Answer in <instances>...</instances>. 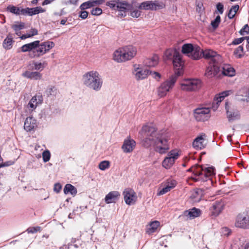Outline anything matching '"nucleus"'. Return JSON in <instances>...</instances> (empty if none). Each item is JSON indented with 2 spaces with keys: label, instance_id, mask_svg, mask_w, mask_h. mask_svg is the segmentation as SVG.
<instances>
[{
  "label": "nucleus",
  "instance_id": "1",
  "mask_svg": "<svg viewBox=\"0 0 249 249\" xmlns=\"http://www.w3.org/2000/svg\"><path fill=\"white\" fill-rule=\"evenodd\" d=\"M106 5L112 10L119 11L118 16L121 18L125 17L126 12L128 11L130 12V15L133 18H138L141 15L140 11L137 9L133 10V5L126 0H111L107 2Z\"/></svg>",
  "mask_w": 249,
  "mask_h": 249
},
{
  "label": "nucleus",
  "instance_id": "2",
  "mask_svg": "<svg viewBox=\"0 0 249 249\" xmlns=\"http://www.w3.org/2000/svg\"><path fill=\"white\" fill-rule=\"evenodd\" d=\"M193 172L195 177L193 180L195 182L201 181L205 182L212 180L211 177L215 175V170L213 166L204 167L203 165L195 164L187 170Z\"/></svg>",
  "mask_w": 249,
  "mask_h": 249
},
{
  "label": "nucleus",
  "instance_id": "3",
  "mask_svg": "<svg viewBox=\"0 0 249 249\" xmlns=\"http://www.w3.org/2000/svg\"><path fill=\"white\" fill-rule=\"evenodd\" d=\"M169 137L163 130L154 131V150L160 154H165L170 149Z\"/></svg>",
  "mask_w": 249,
  "mask_h": 249
},
{
  "label": "nucleus",
  "instance_id": "4",
  "mask_svg": "<svg viewBox=\"0 0 249 249\" xmlns=\"http://www.w3.org/2000/svg\"><path fill=\"white\" fill-rule=\"evenodd\" d=\"M82 80L86 87L96 91L101 89L103 83L99 72L94 71H91L84 74Z\"/></svg>",
  "mask_w": 249,
  "mask_h": 249
},
{
  "label": "nucleus",
  "instance_id": "5",
  "mask_svg": "<svg viewBox=\"0 0 249 249\" xmlns=\"http://www.w3.org/2000/svg\"><path fill=\"white\" fill-rule=\"evenodd\" d=\"M155 128L153 126L147 125L142 127V131L144 133L145 138L141 141L142 145L145 148H148L153 146L154 148V131Z\"/></svg>",
  "mask_w": 249,
  "mask_h": 249
},
{
  "label": "nucleus",
  "instance_id": "6",
  "mask_svg": "<svg viewBox=\"0 0 249 249\" xmlns=\"http://www.w3.org/2000/svg\"><path fill=\"white\" fill-rule=\"evenodd\" d=\"M201 48L197 45L186 43L182 45L181 52L183 54L194 60H198L201 58Z\"/></svg>",
  "mask_w": 249,
  "mask_h": 249
},
{
  "label": "nucleus",
  "instance_id": "7",
  "mask_svg": "<svg viewBox=\"0 0 249 249\" xmlns=\"http://www.w3.org/2000/svg\"><path fill=\"white\" fill-rule=\"evenodd\" d=\"M176 75H171L169 79L162 83L158 89L159 95L160 97L165 96L169 89L173 87L177 81Z\"/></svg>",
  "mask_w": 249,
  "mask_h": 249
},
{
  "label": "nucleus",
  "instance_id": "8",
  "mask_svg": "<svg viewBox=\"0 0 249 249\" xmlns=\"http://www.w3.org/2000/svg\"><path fill=\"white\" fill-rule=\"evenodd\" d=\"M200 53L201 55H202L203 57L205 59H210L209 65H211L212 63H221L222 62L221 56L217 54L216 52L213 50H206L205 51H203L201 50Z\"/></svg>",
  "mask_w": 249,
  "mask_h": 249
},
{
  "label": "nucleus",
  "instance_id": "9",
  "mask_svg": "<svg viewBox=\"0 0 249 249\" xmlns=\"http://www.w3.org/2000/svg\"><path fill=\"white\" fill-rule=\"evenodd\" d=\"M201 81L197 79H187L181 84L182 89L187 91H195L200 87Z\"/></svg>",
  "mask_w": 249,
  "mask_h": 249
},
{
  "label": "nucleus",
  "instance_id": "10",
  "mask_svg": "<svg viewBox=\"0 0 249 249\" xmlns=\"http://www.w3.org/2000/svg\"><path fill=\"white\" fill-rule=\"evenodd\" d=\"M235 226L243 229H249V214L245 213L238 214L236 218Z\"/></svg>",
  "mask_w": 249,
  "mask_h": 249
},
{
  "label": "nucleus",
  "instance_id": "11",
  "mask_svg": "<svg viewBox=\"0 0 249 249\" xmlns=\"http://www.w3.org/2000/svg\"><path fill=\"white\" fill-rule=\"evenodd\" d=\"M172 60L175 69V74L173 75H176L178 77L183 73L184 64L181 56L179 52L177 53Z\"/></svg>",
  "mask_w": 249,
  "mask_h": 249
},
{
  "label": "nucleus",
  "instance_id": "12",
  "mask_svg": "<svg viewBox=\"0 0 249 249\" xmlns=\"http://www.w3.org/2000/svg\"><path fill=\"white\" fill-rule=\"evenodd\" d=\"M179 156L178 153L175 150H171L168 154V157H166L162 162V165L166 169H170L175 163V160Z\"/></svg>",
  "mask_w": 249,
  "mask_h": 249
},
{
  "label": "nucleus",
  "instance_id": "13",
  "mask_svg": "<svg viewBox=\"0 0 249 249\" xmlns=\"http://www.w3.org/2000/svg\"><path fill=\"white\" fill-rule=\"evenodd\" d=\"M209 108H197L194 110V117L198 122H205L210 118Z\"/></svg>",
  "mask_w": 249,
  "mask_h": 249
},
{
  "label": "nucleus",
  "instance_id": "14",
  "mask_svg": "<svg viewBox=\"0 0 249 249\" xmlns=\"http://www.w3.org/2000/svg\"><path fill=\"white\" fill-rule=\"evenodd\" d=\"M123 195L125 203L129 205L134 203V199L137 198L135 192L130 188L125 189L123 192Z\"/></svg>",
  "mask_w": 249,
  "mask_h": 249
},
{
  "label": "nucleus",
  "instance_id": "15",
  "mask_svg": "<svg viewBox=\"0 0 249 249\" xmlns=\"http://www.w3.org/2000/svg\"><path fill=\"white\" fill-rule=\"evenodd\" d=\"M221 63L213 64L211 65L207 68L205 72V75L208 78H211L216 75L220 71Z\"/></svg>",
  "mask_w": 249,
  "mask_h": 249
},
{
  "label": "nucleus",
  "instance_id": "16",
  "mask_svg": "<svg viewBox=\"0 0 249 249\" xmlns=\"http://www.w3.org/2000/svg\"><path fill=\"white\" fill-rule=\"evenodd\" d=\"M135 146L136 142L129 137L124 140L122 146V149L125 153H130L134 149Z\"/></svg>",
  "mask_w": 249,
  "mask_h": 249
},
{
  "label": "nucleus",
  "instance_id": "17",
  "mask_svg": "<svg viewBox=\"0 0 249 249\" xmlns=\"http://www.w3.org/2000/svg\"><path fill=\"white\" fill-rule=\"evenodd\" d=\"M202 214V211L198 208L193 207L183 212V216L186 217L190 220L195 219L200 216Z\"/></svg>",
  "mask_w": 249,
  "mask_h": 249
},
{
  "label": "nucleus",
  "instance_id": "18",
  "mask_svg": "<svg viewBox=\"0 0 249 249\" xmlns=\"http://www.w3.org/2000/svg\"><path fill=\"white\" fill-rule=\"evenodd\" d=\"M225 109L226 110L227 118L229 122H233L240 119V114L239 111L234 109L229 110L228 103H226Z\"/></svg>",
  "mask_w": 249,
  "mask_h": 249
},
{
  "label": "nucleus",
  "instance_id": "19",
  "mask_svg": "<svg viewBox=\"0 0 249 249\" xmlns=\"http://www.w3.org/2000/svg\"><path fill=\"white\" fill-rule=\"evenodd\" d=\"M123 49L124 57L125 61L131 59L136 54V49L133 46H126Z\"/></svg>",
  "mask_w": 249,
  "mask_h": 249
},
{
  "label": "nucleus",
  "instance_id": "20",
  "mask_svg": "<svg viewBox=\"0 0 249 249\" xmlns=\"http://www.w3.org/2000/svg\"><path fill=\"white\" fill-rule=\"evenodd\" d=\"M224 207V204L223 202L220 201L214 202L210 209L212 215L214 216H218L223 210Z\"/></svg>",
  "mask_w": 249,
  "mask_h": 249
},
{
  "label": "nucleus",
  "instance_id": "21",
  "mask_svg": "<svg viewBox=\"0 0 249 249\" xmlns=\"http://www.w3.org/2000/svg\"><path fill=\"white\" fill-rule=\"evenodd\" d=\"M105 1V0H89L81 4L79 8L81 10L93 8L97 5L103 4Z\"/></svg>",
  "mask_w": 249,
  "mask_h": 249
},
{
  "label": "nucleus",
  "instance_id": "22",
  "mask_svg": "<svg viewBox=\"0 0 249 249\" xmlns=\"http://www.w3.org/2000/svg\"><path fill=\"white\" fill-rule=\"evenodd\" d=\"M37 126L36 120L33 117H27L24 122V128L27 131L30 132Z\"/></svg>",
  "mask_w": 249,
  "mask_h": 249
},
{
  "label": "nucleus",
  "instance_id": "23",
  "mask_svg": "<svg viewBox=\"0 0 249 249\" xmlns=\"http://www.w3.org/2000/svg\"><path fill=\"white\" fill-rule=\"evenodd\" d=\"M120 194L119 192L113 191L107 194L105 198V201L107 204L115 203L119 198Z\"/></svg>",
  "mask_w": 249,
  "mask_h": 249
},
{
  "label": "nucleus",
  "instance_id": "24",
  "mask_svg": "<svg viewBox=\"0 0 249 249\" xmlns=\"http://www.w3.org/2000/svg\"><path fill=\"white\" fill-rule=\"evenodd\" d=\"M135 78L137 80H141L146 78L148 74L152 73V71L148 69L143 70L142 69L138 68L135 70Z\"/></svg>",
  "mask_w": 249,
  "mask_h": 249
},
{
  "label": "nucleus",
  "instance_id": "25",
  "mask_svg": "<svg viewBox=\"0 0 249 249\" xmlns=\"http://www.w3.org/2000/svg\"><path fill=\"white\" fill-rule=\"evenodd\" d=\"M42 43H39V47L36 49L33 52L29 53V56L31 58H38L46 53Z\"/></svg>",
  "mask_w": 249,
  "mask_h": 249
},
{
  "label": "nucleus",
  "instance_id": "26",
  "mask_svg": "<svg viewBox=\"0 0 249 249\" xmlns=\"http://www.w3.org/2000/svg\"><path fill=\"white\" fill-rule=\"evenodd\" d=\"M22 75L27 78L37 80L41 78L42 74L37 71H26L23 72Z\"/></svg>",
  "mask_w": 249,
  "mask_h": 249
},
{
  "label": "nucleus",
  "instance_id": "27",
  "mask_svg": "<svg viewBox=\"0 0 249 249\" xmlns=\"http://www.w3.org/2000/svg\"><path fill=\"white\" fill-rule=\"evenodd\" d=\"M222 69V73L224 75L232 77L235 74L234 69L229 65L224 66Z\"/></svg>",
  "mask_w": 249,
  "mask_h": 249
},
{
  "label": "nucleus",
  "instance_id": "28",
  "mask_svg": "<svg viewBox=\"0 0 249 249\" xmlns=\"http://www.w3.org/2000/svg\"><path fill=\"white\" fill-rule=\"evenodd\" d=\"M113 59L117 62L125 61V58L124 57L123 48L119 49L114 52Z\"/></svg>",
  "mask_w": 249,
  "mask_h": 249
},
{
  "label": "nucleus",
  "instance_id": "29",
  "mask_svg": "<svg viewBox=\"0 0 249 249\" xmlns=\"http://www.w3.org/2000/svg\"><path fill=\"white\" fill-rule=\"evenodd\" d=\"M205 190L203 189L197 188L191 196V198L194 199L196 201H199L204 195Z\"/></svg>",
  "mask_w": 249,
  "mask_h": 249
},
{
  "label": "nucleus",
  "instance_id": "30",
  "mask_svg": "<svg viewBox=\"0 0 249 249\" xmlns=\"http://www.w3.org/2000/svg\"><path fill=\"white\" fill-rule=\"evenodd\" d=\"M204 138L202 136L196 137L193 142V146L196 149H201L204 147L203 145Z\"/></svg>",
  "mask_w": 249,
  "mask_h": 249
},
{
  "label": "nucleus",
  "instance_id": "31",
  "mask_svg": "<svg viewBox=\"0 0 249 249\" xmlns=\"http://www.w3.org/2000/svg\"><path fill=\"white\" fill-rule=\"evenodd\" d=\"M64 193L65 194H70L74 196L77 193V189L71 184H67L64 188Z\"/></svg>",
  "mask_w": 249,
  "mask_h": 249
},
{
  "label": "nucleus",
  "instance_id": "32",
  "mask_svg": "<svg viewBox=\"0 0 249 249\" xmlns=\"http://www.w3.org/2000/svg\"><path fill=\"white\" fill-rule=\"evenodd\" d=\"M159 61V57L157 55H154L151 58L145 60V65L148 67L156 66Z\"/></svg>",
  "mask_w": 249,
  "mask_h": 249
},
{
  "label": "nucleus",
  "instance_id": "33",
  "mask_svg": "<svg viewBox=\"0 0 249 249\" xmlns=\"http://www.w3.org/2000/svg\"><path fill=\"white\" fill-rule=\"evenodd\" d=\"M22 7H18L13 5H9L6 8V11L17 16L21 15Z\"/></svg>",
  "mask_w": 249,
  "mask_h": 249
},
{
  "label": "nucleus",
  "instance_id": "34",
  "mask_svg": "<svg viewBox=\"0 0 249 249\" xmlns=\"http://www.w3.org/2000/svg\"><path fill=\"white\" fill-rule=\"evenodd\" d=\"M140 9L153 11V1H146L142 2L138 6Z\"/></svg>",
  "mask_w": 249,
  "mask_h": 249
},
{
  "label": "nucleus",
  "instance_id": "35",
  "mask_svg": "<svg viewBox=\"0 0 249 249\" xmlns=\"http://www.w3.org/2000/svg\"><path fill=\"white\" fill-rule=\"evenodd\" d=\"M178 52L176 49H167L164 53L165 59L167 60H172Z\"/></svg>",
  "mask_w": 249,
  "mask_h": 249
},
{
  "label": "nucleus",
  "instance_id": "36",
  "mask_svg": "<svg viewBox=\"0 0 249 249\" xmlns=\"http://www.w3.org/2000/svg\"><path fill=\"white\" fill-rule=\"evenodd\" d=\"M160 222L158 221H154L152 222L149 225V227L147 230V233L148 234H151L155 232L156 230L160 226Z\"/></svg>",
  "mask_w": 249,
  "mask_h": 249
},
{
  "label": "nucleus",
  "instance_id": "37",
  "mask_svg": "<svg viewBox=\"0 0 249 249\" xmlns=\"http://www.w3.org/2000/svg\"><path fill=\"white\" fill-rule=\"evenodd\" d=\"M13 40L12 36L9 37V36L4 39L3 42V47L7 50H9L12 47Z\"/></svg>",
  "mask_w": 249,
  "mask_h": 249
},
{
  "label": "nucleus",
  "instance_id": "38",
  "mask_svg": "<svg viewBox=\"0 0 249 249\" xmlns=\"http://www.w3.org/2000/svg\"><path fill=\"white\" fill-rule=\"evenodd\" d=\"M57 94V89L54 86H48L45 91V94L47 96H54Z\"/></svg>",
  "mask_w": 249,
  "mask_h": 249
},
{
  "label": "nucleus",
  "instance_id": "39",
  "mask_svg": "<svg viewBox=\"0 0 249 249\" xmlns=\"http://www.w3.org/2000/svg\"><path fill=\"white\" fill-rule=\"evenodd\" d=\"M239 8V6L238 4L235 5L234 6H232L230 10L229 11L228 14V17L229 19L233 18L237 11Z\"/></svg>",
  "mask_w": 249,
  "mask_h": 249
},
{
  "label": "nucleus",
  "instance_id": "40",
  "mask_svg": "<svg viewBox=\"0 0 249 249\" xmlns=\"http://www.w3.org/2000/svg\"><path fill=\"white\" fill-rule=\"evenodd\" d=\"M234 54L238 58H242L244 55V48L242 45L239 46L234 51Z\"/></svg>",
  "mask_w": 249,
  "mask_h": 249
},
{
  "label": "nucleus",
  "instance_id": "41",
  "mask_svg": "<svg viewBox=\"0 0 249 249\" xmlns=\"http://www.w3.org/2000/svg\"><path fill=\"white\" fill-rule=\"evenodd\" d=\"M153 11L162 9L165 7V5L163 3V2L160 1L159 0L153 1Z\"/></svg>",
  "mask_w": 249,
  "mask_h": 249
},
{
  "label": "nucleus",
  "instance_id": "42",
  "mask_svg": "<svg viewBox=\"0 0 249 249\" xmlns=\"http://www.w3.org/2000/svg\"><path fill=\"white\" fill-rule=\"evenodd\" d=\"M43 44L42 46H44V49H45L46 52H48L50 49L53 48L55 46V44L53 41H47L42 43Z\"/></svg>",
  "mask_w": 249,
  "mask_h": 249
},
{
  "label": "nucleus",
  "instance_id": "43",
  "mask_svg": "<svg viewBox=\"0 0 249 249\" xmlns=\"http://www.w3.org/2000/svg\"><path fill=\"white\" fill-rule=\"evenodd\" d=\"M221 21V18L219 15L216 17L215 19L211 21V24L213 28L215 30L218 27Z\"/></svg>",
  "mask_w": 249,
  "mask_h": 249
},
{
  "label": "nucleus",
  "instance_id": "44",
  "mask_svg": "<svg viewBox=\"0 0 249 249\" xmlns=\"http://www.w3.org/2000/svg\"><path fill=\"white\" fill-rule=\"evenodd\" d=\"M224 98L222 95L219 94L216 95L214 98V102H216V105H215L214 102L213 103V108H215L216 109L218 107V104L219 103H220L222 100H224Z\"/></svg>",
  "mask_w": 249,
  "mask_h": 249
},
{
  "label": "nucleus",
  "instance_id": "45",
  "mask_svg": "<svg viewBox=\"0 0 249 249\" xmlns=\"http://www.w3.org/2000/svg\"><path fill=\"white\" fill-rule=\"evenodd\" d=\"M110 166V162L108 160L101 161L99 164V168L101 170H105L108 168Z\"/></svg>",
  "mask_w": 249,
  "mask_h": 249
},
{
  "label": "nucleus",
  "instance_id": "46",
  "mask_svg": "<svg viewBox=\"0 0 249 249\" xmlns=\"http://www.w3.org/2000/svg\"><path fill=\"white\" fill-rule=\"evenodd\" d=\"M91 14L93 16H98L101 15L103 13V10L101 8L96 7L93 8L91 11Z\"/></svg>",
  "mask_w": 249,
  "mask_h": 249
},
{
  "label": "nucleus",
  "instance_id": "47",
  "mask_svg": "<svg viewBox=\"0 0 249 249\" xmlns=\"http://www.w3.org/2000/svg\"><path fill=\"white\" fill-rule=\"evenodd\" d=\"M174 187L175 186L173 185L172 186L167 185L165 187L163 188L160 191L158 192V195H163L167 193L168 192L170 191V190L172 188H174Z\"/></svg>",
  "mask_w": 249,
  "mask_h": 249
},
{
  "label": "nucleus",
  "instance_id": "48",
  "mask_svg": "<svg viewBox=\"0 0 249 249\" xmlns=\"http://www.w3.org/2000/svg\"><path fill=\"white\" fill-rule=\"evenodd\" d=\"M39 40H36L28 43L30 46V49L31 50V52H33L35 51L36 49L37 48V47H39Z\"/></svg>",
  "mask_w": 249,
  "mask_h": 249
},
{
  "label": "nucleus",
  "instance_id": "49",
  "mask_svg": "<svg viewBox=\"0 0 249 249\" xmlns=\"http://www.w3.org/2000/svg\"><path fill=\"white\" fill-rule=\"evenodd\" d=\"M43 160L44 162L48 161L51 158V154L49 150H47L42 153Z\"/></svg>",
  "mask_w": 249,
  "mask_h": 249
},
{
  "label": "nucleus",
  "instance_id": "50",
  "mask_svg": "<svg viewBox=\"0 0 249 249\" xmlns=\"http://www.w3.org/2000/svg\"><path fill=\"white\" fill-rule=\"evenodd\" d=\"M239 34L241 36L249 34V26L248 24L245 25L239 31Z\"/></svg>",
  "mask_w": 249,
  "mask_h": 249
},
{
  "label": "nucleus",
  "instance_id": "51",
  "mask_svg": "<svg viewBox=\"0 0 249 249\" xmlns=\"http://www.w3.org/2000/svg\"><path fill=\"white\" fill-rule=\"evenodd\" d=\"M76 241V238H72L71 239V242L68 244V245H66V249H70L71 248L72 246H73L75 249H77L79 248V245L77 244H75Z\"/></svg>",
  "mask_w": 249,
  "mask_h": 249
},
{
  "label": "nucleus",
  "instance_id": "52",
  "mask_svg": "<svg viewBox=\"0 0 249 249\" xmlns=\"http://www.w3.org/2000/svg\"><path fill=\"white\" fill-rule=\"evenodd\" d=\"M25 24L23 22H21L19 24H14L12 26V28L16 32H19L20 30L24 28Z\"/></svg>",
  "mask_w": 249,
  "mask_h": 249
},
{
  "label": "nucleus",
  "instance_id": "53",
  "mask_svg": "<svg viewBox=\"0 0 249 249\" xmlns=\"http://www.w3.org/2000/svg\"><path fill=\"white\" fill-rule=\"evenodd\" d=\"M40 229L41 228L39 226H36L35 227H30L27 230V231L28 233H35L40 231Z\"/></svg>",
  "mask_w": 249,
  "mask_h": 249
},
{
  "label": "nucleus",
  "instance_id": "54",
  "mask_svg": "<svg viewBox=\"0 0 249 249\" xmlns=\"http://www.w3.org/2000/svg\"><path fill=\"white\" fill-rule=\"evenodd\" d=\"M33 14H34V15L38 14L40 13H43L45 11V10L43 9L41 6H37L36 7H33Z\"/></svg>",
  "mask_w": 249,
  "mask_h": 249
},
{
  "label": "nucleus",
  "instance_id": "55",
  "mask_svg": "<svg viewBox=\"0 0 249 249\" xmlns=\"http://www.w3.org/2000/svg\"><path fill=\"white\" fill-rule=\"evenodd\" d=\"M216 11L220 14H222L224 12V5L221 2H218L216 4Z\"/></svg>",
  "mask_w": 249,
  "mask_h": 249
},
{
  "label": "nucleus",
  "instance_id": "56",
  "mask_svg": "<svg viewBox=\"0 0 249 249\" xmlns=\"http://www.w3.org/2000/svg\"><path fill=\"white\" fill-rule=\"evenodd\" d=\"M221 232L222 235L228 236L231 232V230L227 227H223L221 229Z\"/></svg>",
  "mask_w": 249,
  "mask_h": 249
},
{
  "label": "nucleus",
  "instance_id": "57",
  "mask_svg": "<svg viewBox=\"0 0 249 249\" xmlns=\"http://www.w3.org/2000/svg\"><path fill=\"white\" fill-rule=\"evenodd\" d=\"M20 49L22 52L25 53L28 52L29 53H31V50L28 43L23 45L20 48Z\"/></svg>",
  "mask_w": 249,
  "mask_h": 249
},
{
  "label": "nucleus",
  "instance_id": "58",
  "mask_svg": "<svg viewBox=\"0 0 249 249\" xmlns=\"http://www.w3.org/2000/svg\"><path fill=\"white\" fill-rule=\"evenodd\" d=\"M34 69L38 71V70H42L44 67L43 66V64L41 62H35L34 63Z\"/></svg>",
  "mask_w": 249,
  "mask_h": 249
},
{
  "label": "nucleus",
  "instance_id": "59",
  "mask_svg": "<svg viewBox=\"0 0 249 249\" xmlns=\"http://www.w3.org/2000/svg\"><path fill=\"white\" fill-rule=\"evenodd\" d=\"M79 13V17L81 18L85 19L87 18L89 13L85 10H81Z\"/></svg>",
  "mask_w": 249,
  "mask_h": 249
},
{
  "label": "nucleus",
  "instance_id": "60",
  "mask_svg": "<svg viewBox=\"0 0 249 249\" xmlns=\"http://www.w3.org/2000/svg\"><path fill=\"white\" fill-rule=\"evenodd\" d=\"M62 189V185L59 183H56L54 185L53 191L57 193L60 192Z\"/></svg>",
  "mask_w": 249,
  "mask_h": 249
},
{
  "label": "nucleus",
  "instance_id": "61",
  "mask_svg": "<svg viewBox=\"0 0 249 249\" xmlns=\"http://www.w3.org/2000/svg\"><path fill=\"white\" fill-rule=\"evenodd\" d=\"M244 40V38L242 37L235 38L232 41L231 44L234 45H237L242 43Z\"/></svg>",
  "mask_w": 249,
  "mask_h": 249
},
{
  "label": "nucleus",
  "instance_id": "62",
  "mask_svg": "<svg viewBox=\"0 0 249 249\" xmlns=\"http://www.w3.org/2000/svg\"><path fill=\"white\" fill-rule=\"evenodd\" d=\"M14 163V162L13 161H7L4 162H2L0 165V167H6L11 165Z\"/></svg>",
  "mask_w": 249,
  "mask_h": 249
},
{
  "label": "nucleus",
  "instance_id": "63",
  "mask_svg": "<svg viewBox=\"0 0 249 249\" xmlns=\"http://www.w3.org/2000/svg\"><path fill=\"white\" fill-rule=\"evenodd\" d=\"M30 8L27 7L26 8H23L22 9V11H21V15L24 16L28 15L29 16V11Z\"/></svg>",
  "mask_w": 249,
  "mask_h": 249
},
{
  "label": "nucleus",
  "instance_id": "64",
  "mask_svg": "<svg viewBox=\"0 0 249 249\" xmlns=\"http://www.w3.org/2000/svg\"><path fill=\"white\" fill-rule=\"evenodd\" d=\"M149 74H152L153 77L154 78H155L156 79H157V80H159V79H160V78L161 77L160 73H159L158 72H156V71L152 72L151 73H149Z\"/></svg>",
  "mask_w": 249,
  "mask_h": 249
}]
</instances>
